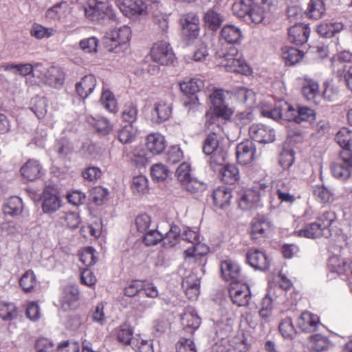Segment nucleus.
Masks as SVG:
<instances>
[{
	"label": "nucleus",
	"instance_id": "c85d7f7f",
	"mask_svg": "<svg viewBox=\"0 0 352 352\" xmlns=\"http://www.w3.org/2000/svg\"><path fill=\"white\" fill-rule=\"evenodd\" d=\"M200 281L195 274H189L182 281L186 295L190 299H196L199 294Z\"/></svg>",
	"mask_w": 352,
	"mask_h": 352
},
{
	"label": "nucleus",
	"instance_id": "ea45409f",
	"mask_svg": "<svg viewBox=\"0 0 352 352\" xmlns=\"http://www.w3.org/2000/svg\"><path fill=\"white\" fill-rule=\"evenodd\" d=\"M23 210V203L18 197L9 198L3 206V213L6 215L16 216L20 214Z\"/></svg>",
	"mask_w": 352,
	"mask_h": 352
},
{
	"label": "nucleus",
	"instance_id": "5fc2aeb1",
	"mask_svg": "<svg viewBox=\"0 0 352 352\" xmlns=\"http://www.w3.org/2000/svg\"><path fill=\"white\" fill-rule=\"evenodd\" d=\"M56 32L54 28H45L39 24H34L32 25L30 33L37 39H44L54 36Z\"/></svg>",
	"mask_w": 352,
	"mask_h": 352
},
{
	"label": "nucleus",
	"instance_id": "603ef678",
	"mask_svg": "<svg viewBox=\"0 0 352 352\" xmlns=\"http://www.w3.org/2000/svg\"><path fill=\"white\" fill-rule=\"evenodd\" d=\"M134 194H145L148 191V182L144 175H138L133 178L131 186Z\"/></svg>",
	"mask_w": 352,
	"mask_h": 352
},
{
	"label": "nucleus",
	"instance_id": "dca6fc26",
	"mask_svg": "<svg viewBox=\"0 0 352 352\" xmlns=\"http://www.w3.org/2000/svg\"><path fill=\"white\" fill-rule=\"evenodd\" d=\"M310 34L309 27L304 23H297L288 30V38L297 45L305 43Z\"/></svg>",
	"mask_w": 352,
	"mask_h": 352
},
{
	"label": "nucleus",
	"instance_id": "864d4df0",
	"mask_svg": "<svg viewBox=\"0 0 352 352\" xmlns=\"http://www.w3.org/2000/svg\"><path fill=\"white\" fill-rule=\"evenodd\" d=\"M215 333L217 336L223 340L232 331V320L227 318L226 320H221L215 324Z\"/></svg>",
	"mask_w": 352,
	"mask_h": 352
},
{
	"label": "nucleus",
	"instance_id": "ddd939ff",
	"mask_svg": "<svg viewBox=\"0 0 352 352\" xmlns=\"http://www.w3.org/2000/svg\"><path fill=\"white\" fill-rule=\"evenodd\" d=\"M300 221V220L299 219L294 222L296 230H294V234L298 236L315 239L321 236L328 237L331 234L330 231L324 232L320 227V226H319L317 222L311 223L302 226V228H298Z\"/></svg>",
	"mask_w": 352,
	"mask_h": 352
},
{
	"label": "nucleus",
	"instance_id": "052dcab7",
	"mask_svg": "<svg viewBox=\"0 0 352 352\" xmlns=\"http://www.w3.org/2000/svg\"><path fill=\"white\" fill-rule=\"evenodd\" d=\"M210 155H211L210 160V166L212 168L215 169L217 166H221L226 162L227 151L223 146H222Z\"/></svg>",
	"mask_w": 352,
	"mask_h": 352
},
{
	"label": "nucleus",
	"instance_id": "c9c22d12",
	"mask_svg": "<svg viewBox=\"0 0 352 352\" xmlns=\"http://www.w3.org/2000/svg\"><path fill=\"white\" fill-rule=\"evenodd\" d=\"M274 308V300L267 294L262 300L261 308L258 311L261 320L264 322H270L273 317V310Z\"/></svg>",
	"mask_w": 352,
	"mask_h": 352
},
{
	"label": "nucleus",
	"instance_id": "20e7f679",
	"mask_svg": "<svg viewBox=\"0 0 352 352\" xmlns=\"http://www.w3.org/2000/svg\"><path fill=\"white\" fill-rule=\"evenodd\" d=\"M216 58L219 60V65L224 67L228 72L244 75L251 73L250 66L235 47H230L228 52L223 50L217 52Z\"/></svg>",
	"mask_w": 352,
	"mask_h": 352
},
{
	"label": "nucleus",
	"instance_id": "bf43d9fd",
	"mask_svg": "<svg viewBox=\"0 0 352 352\" xmlns=\"http://www.w3.org/2000/svg\"><path fill=\"white\" fill-rule=\"evenodd\" d=\"M336 214L332 211H325L319 215L317 218V223L324 232L330 231L329 230L331 223L336 220Z\"/></svg>",
	"mask_w": 352,
	"mask_h": 352
},
{
	"label": "nucleus",
	"instance_id": "7c9ffc66",
	"mask_svg": "<svg viewBox=\"0 0 352 352\" xmlns=\"http://www.w3.org/2000/svg\"><path fill=\"white\" fill-rule=\"evenodd\" d=\"M65 75L63 70L57 67H51L46 71L44 81L51 87L58 88L63 85Z\"/></svg>",
	"mask_w": 352,
	"mask_h": 352
},
{
	"label": "nucleus",
	"instance_id": "a878e982",
	"mask_svg": "<svg viewBox=\"0 0 352 352\" xmlns=\"http://www.w3.org/2000/svg\"><path fill=\"white\" fill-rule=\"evenodd\" d=\"M96 84V79L93 75L85 76L76 84V93L85 99L94 91Z\"/></svg>",
	"mask_w": 352,
	"mask_h": 352
},
{
	"label": "nucleus",
	"instance_id": "473e14b6",
	"mask_svg": "<svg viewBox=\"0 0 352 352\" xmlns=\"http://www.w3.org/2000/svg\"><path fill=\"white\" fill-rule=\"evenodd\" d=\"M41 169L38 161L30 160L21 168V173L24 178L34 181L40 177Z\"/></svg>",
	"mask_w": 352,
	"mask_h": 352
},
{
	"label": "nucleus",
	"instance_id": "3c124183",
	"mask_svg": "<svg viewBox=\"0 0 352 352\" xmlns=\"http://www.w3.org/2000/svg\"><path fill=\"white\" fill-rule=\"evenodd\" d=\"M3 69L22 76H26L33 72V66L30 63L7 64L3 66Z\"/></svg>",
	"mask_w": 352,
	"mask_h": 352
},
{
	"label": "nucleus",
	"instance_id": "680f3d73",
	"mask_svg": "<svg viewBox=\"0 0 352 352\" xmlns=\"http://www.w3.org/2000/svg\"><path fill=\"white\" fill-rule=\"evenodd\" d=\"M16 316L15 305L13 303L0 302V317L4 320H12Z\"/></svg>",
	"mask_w": 352,
	"mask_h": 352
},
{
	"label": "nucleus",
	"instance_id": "7ed1b4c3",
	"mask_svg": "<svg viewBox=\"0 0 352 352\" xmlns=\"http://www.w3.org/2000/svg\"><path fill=\"white\" fill-rule=\"evenodd\" d=\"M229 91L223 89H214L210 95L209 98L213 106V112L206 114V124L210 125L213 123L217 118L223 120H229L233 115L232 109L228 107L227 100L230 96Z\"/></svg>",
	"mask_w": 352,
	"mask_h": 352
},
{
	"label": "nucleus",
	"instance_id": "09e8293b",
	"mask_svg": "<svg viewBox=\"0 0 352 352\" xmlns=\"http://www.w3.org/2000/svg\"><path fill=\"white\" fill-rule=\"evenodd\" d=\"M325 8L322 0H311L307 8V15L314 19H319L324 14Z\"/></svg>",
	"mask_w": 352,
	"mask_h": 352
},
{
	"label": "nucleus",
	"instance_id": "37998d69",
	"mask_svg": "<svg viewBox=\"0 0 352 352\" xmlns=\"http://www.w3.org/2000/svg\"><path fill=\"white\" fill-rule=\"evenodd\" d=\"M331 346L329 339L321 334H315L310 337V347L313 351L322 352Z\"/></svg>",
	"mask_w": 352,
	"mask_h": 352
},
{
	"label": "nucleus",
	"instance_id": "2eb2a0df",
	"mask_svg": "<svg viewBox=\"0 0 352 352\" xmlns=\"http://www.w3.org/2000/svg\"><path fill=\"white\" fill-rule=\"evenodd\" d=\"M328 268L333 273L352 278V260L346 261L343 258L333 256L329 259Z\"/></svg>",
	"mask_w": 352,
	"mask_h": 352
},
{
	"label": "nucleus",
	"instance_id": "8fccbe9b",
	"mask_svg": "<svg viewBox=\"0 0 352 352\" xmlns=\"http://www.w3.org/2000/svg\"><path fill=\"white\" fill-rule=\"evenodd\" d=\"M180 239V229L177 226H172L164 236H162V241L163 245L166 248L175 246Z\"/></svg>",
	"mask_w": 352,
	"mask_h": 352
},
{
	"label": "nucleus",
	"instance_id": "f03ea898",
	"mask_svg": "<svg viewBox=\"0 0 352 352\" xmlns=\"http://www.w3.org/2000/svg\"><path fill=\"white\" fill-rule=\"evenodd\" d=\"M261 113L273 120L284 119L298 124L303 122H311L316 120V113L312 109L298 107V109H295L285 102L272 109H262Z\"/></svg>",
	"mask_w": 352,
	"mask_h": 352
},
{
	"label": "nucleus",
	"instance_id": "cd10ccee",
	"mask_svg": "<svg viewBox=\"0 0 352 352\" xmlns=\"http://www.w3.org/2000/svg\"><path fill=\"white\" fill-rule=\"evenodd\" d=\"M146 148L153 155L160 154L166 148V140L159 133H153L146 138Z\"/></svg>",
	"mask_w": 352,
	"mask_h": 352
},
{
	"label": "nucleus",
	"instance_id": "de8ad7c7",
	"mask_svg": "<svg viewBox=\"0 0 352 352\" xmlns=\"http://www.w3.org/2000/svg\"><path fill=\"white\" fill-rule=\"evenodd\" d=\"M19 285L22 289L25 292H31L36 285V275L31 270H27L21 277Z\"/></svg>",
	"mask_w": 352,
	"mask_h": 352
},
{
	"label": "nucleus",
	"instance_id": "1a4fd4ad",
	"mask_svg": "<svg viewBox=\"0 0 352 352\" xmlns=\"http://www.w3.org/2000/svg\"><path fill=\"white\" fill-rule=\"evenodd\" d=\"M249 134L253 140L259 143H271L276 138L274 129L263 124H252L249 129Z\"/></svg>",
	"mask_w": 352,
	"mask_h": 352
},
{
	"label": "nucleus",
	"instance_id": "6ab92c4d",
	"mask_svg": "<svg viewBox=\"0 0 352 352\" xmlns=\"http://www.w3.org/2000/svg\"><path fill=\"white\" fill-rule=\"evenodd\" d=\"M271 222L262 215L255 217L251 222V236L254 239L265 236L271 229Z\"/></svg>",
	"mask_w": 352,
	"mask_h": 352
},
{
	"label": "nucleus",
	"instance_id": "58836bf2",
	"mask_svg": "<svg viewBox=\"0 0 352 352\" xmlns=\"http://www.w3.org/2000/svg\"><path fill=\"white\" fill-rule=\"evenodd\" d=\"M204 82L199 78H186L179 83L181 91L186 94H195L204 87Z\"/></svg>",
	"mask_w": 352,
	"mask_h": 352
},
{
	"label": "nucleus",
	"instance_id": "a18cd8bd",
	"mask_svg": "<svg viewBox=\"0 0 352 352\" xmlns=\"http://www.w3.org/2000/svg\"><path fill=\"white\" fill-rule=\"evenodd\" d=\"M314 194L322 203H332L335 200L333 189L324 185L315 186Z\"/></svg>",
	"mask_w": 352,
	"mask_h": 352
},
{
	"label": "nucleus",
	"instance_id": "69168bd1",
	"mask_svg": "<svg viewBox=\"0 0 352 352\" xmlns=\"http://www.w3.org/2000/svg\"><path fill=\"white\" fill-rule=\"evenodd\" d=\"M184 188H185L187 191L195 193L197 192L204 191L206 188V186L203 182L197 180L194 177H191L187 182H186L184 184L182 185Z\"/></svg>",
	"mask_w": 352,
	"mask_h": 352
},
{
	"label": "nucleus",
	"instance_id": "f8f14e48",
	"mask_svg": "<svg viewBox=\"0 0 352 352\" xmlns=\"http://www.w3.org/2000/svg\"><path fill=\"white\" fill-rule=\"evenodd\" d=\"M256 152V146L251 141L248 140L239 144L236 148L238 163L243 166L250 164L254 160Z\"/></svg>",
	"mask_w": 352,
	"mask_h": 352
},
{
	"label": "nucleus",
	"instance_id": "5701e85b",
	"mask_svg": "<svg viewBox=\"0 0 352 352\" xmlns=\"http://www.w3.org/2000/svg\"><path fill=\"white\" fill-rule=\"evenodd\" d=\"M184 329L188 333H193L201 324V319L192 307L185 309L181 318Z\"/></svg>",
	"mask_w": 352,
	"mask_h": 352
},
{
	"label": "nucleus",
	"instance_id": "4d7b16f0",
	"mask_svg": "<svg viewBox=\"0 0 352 352\" xmlns=\"http://www.w3.org/2000/svg\"><path fill=\"white\" fill-rule=\"evenodd\" d=\"M100 101L102 106L111 113L118 111V106L113 94L109 90H104L102 93Z\"/></svg>",
	"mask_w": 352,
	"mask_h": 352
},
{
	"label": "nucleus",
	"instance_id": "2f4dec72",
	"mask_svg": "<svg viewBox=\"0 0 352 352\" xmlns=\"http://www.w3.org/2000/svg\"><path fill=\"white\" fill-rule=\"evenodd\" d=\"M78 289L76 286H65L60 296L63 307L65 309L72 308L78 299Z\"/></svg>",
	"mask_w": 352,
	"mask_h": 352
},
{
	"label": "nucleus",
	"instance_id": "6e6d98bb",
	"mask_svg": "<svg viewBox=\"0 0 352 352\" xmlns=\"http://www.w3.org/2000/svg\"><path fill=\"white\" fill-rule=\"evenodd\" d=\"M236 96L239 100L246 103L250 107H252L256 102V94L252 89L239 87L236 91Z\"/></svg>",
	"mask_w": 352,
	"mask_h": 352
},
{
	"label": "nucleus",
	"instance_id": "412c9836",
	"mask_svg": "<svg viewBox=\"0 0 352 352\" xmlns=\"http://www.w3.org/2000/svg\"><path fill=\"white\" fill-rule=\"evenodd\" d=\"M70 13V8L67 1H61L51 8L45 12V18L51 21H63Z\"/></svg>",
	"mask_w": 352,
	"mask_h": 352
},
{
	"label": "nucleus",
	"instance_id": "423d86ee",
	"mask_svg": "<svg viewBox=\"0 0 352 352\" xmlns=\"http://www.w3.org/2000/svg\"><path fill=\"white\" fill-rule=\"evenodd\" d=\"M151 59L162 65L172 63L175 59V54L169 44L161 41L155 43L151 50Z\"/></svg>",
	"mask_w": 352,
	"mask_h": 352
},
{
	"label": "nucleus",
	"instance_id": "9b49d317",
	"mask_svg": "<svg viewBox=\"0 0 352 352\" xmlns=\"http://www.w3.org/2000/svg\"><path fill=\"white\" fill-rule=\"evenodd\" d=\"M229 293L232 302L239 307L246 306L251 298L249 286L238 281L231 283Z\"/></svg>",
	"mask_w": 352,
	"mask_h": 352
},
{
	"label": "nucleus",
	"instance_id": "774afa93",
	"mask_svg": "<svg viewBox=\"0 0 352 352\" xmlns=\"http://www.w3.org/2000/svg\"><path fill=\"white\" fill-rule=\"evenodd\" d=\"M132 337L133 331L126 325L121 326L117 331V338L123 344H131Z\"/></svg>",
	"mask_w": 352,
	"mask_h": 352
},
{
	"label": "nucleus",
	"instance_id": "a211bd4d",
	"mask_svg": "<svg viewBox=\"0 0 352 352\" xmlns=\"http://www.w3.org/2000/svg\"><path fill=\"white\" fill-rule=\"evenodd\" d=\"M247 260L252 267L260 270H266L270 265V261L265 253L256 248L249 250Z\"/></svg>",
	"mask_w": 352,
	"mask_h": 352
},
{
	"label": "nucleus",
	"instance_id": "aec40b11",
	"mask_svg": "<svg viewBox=\"0 0 352 352\" xmlns=\"http://www.w3.org/2000/svg\"><path fill=\"white\" fill-rule=\"evenodd\" d=\"M260 197V193L254 189L241 190L238 193L239 206L242 210L250 209L258 202Z\"/></svg>",
	"mask_w": 352,
	"mask_h": 352
},
{
	"label": "nucleus",
	"instance_id": "338daca9",
	"mask_svg": "<svg viewBox=\"0 0 352 352\" xmlns=\"http://www.w3.org/2000/svg\"><path fill=\"white\" fill-rule=\"evenodd\" d=\"M54 148L56 151L61 156L67 155L73 150L69 141L65 138L57 140Z\"/></svg>",
	"mask_w": 352,
	"mask_h": 352
},
{
	"label": "nucleus",
	"instance_id": "b1692460",
	"mask_svg": "<svg viewBox=\"0 0 352 352\" xmlns=\"http://www.w3.org/2000/svg\"><path fill=\"white\" fill-rule=\"evenodd\" d=\"M221 271L223 279L226 281L237 282L241 277V269L239 265L230 259L221 263Z\"/></svg>",
	"mask_w": 352,
	"mask_h": 352
},
{
	"label": "nucleus",
	"instance_id": "4c0bfd02",
	"mask_svg": "<svg viewBox=\"0 0 352 352\" xmlns=\"http://www.w3.org/2000/svg\"><path fill=\"white\" fill-rule=\"evenodd\" d=\"M214 204L219 208L223 209L229 206L232 194L227 188H219L216 189L212 195Z\"/></svg>",
	"mask_w": 352,
	"mask_h": 352
},
{
	"label": "nucleus",
	"instance_id": "c756f323",
	"mask_svg": "<svg viewBox=\"0 0 352 352\" xmlns=\"http://www.w3.org/2000/svg\"><path fill=\"white\" fill-rule=\"evenodd\" d=\"M56 222L63 227L74 230L81 223V218L78 212H64L59 214Z\"/></svg>",
	"mask_w": 352,
	"mask_h": 352
},
{
	"label": "nucleus",
	"instance_id": "0e129e2a",
	"mask_svg": "<svg viewBox=\"0 0 352 352\" xmlns=\"http://www.w3.org/2000/svg\"><path fill=\"white\" fill-rule=\"evenodd\" d=\"M169 170L162 164H155L151 168V174L153 178L157 181L164 180L168 175Z\"/></svg>",
	"mask_w": 352,
	"mask_h": 352
},
{
	"label": "nucleus",
	"instance_id": "4be33fe9",
	"mask_svg": "<svg viewBox=\"0 0 352 352\" xmlns=\"http://www.w3.org/2000/svg\"><path fill=\"white\" fill-rule=\"evenodd\" d=\"M220 38L228 43L239 44L242 41L243 34L240 28L233 24H226L220 31Z\"/></svg>",
	"mask_w": 352,
	"mask_h": 352
},
{
	"label": "nucleus",
	"instance_id": "f257e3e1",
	"mask_svg": "<svg viewBox=\"0 0 352 352\" xmlns=\"http://www.w3.org/2000/svg\"><path fill=\"white\" fill-rule=\"evenodd\" d=\"M278 3V0H261L256 3L254 0H240L232 5V11L237 17L248 15L252 23L258 24L277 10Z\"/></svg>",
	"mask_w": 352,
	"mask_h": 352
},
{
	"label": "nucleus",
	"instance_id": "e2e57ef3",
	"mask_svg": "<svg viewBox=\"0 0 352 352\" xmlns=\"http://www.w3.org/2000/svg\"><path fill=\"white\" fill-rule=\"evenodd\" d=\"M98 45V40L91 36L89 38L82 39L79 43L80 48L85 53H96L97 52V47Z\"/></svg>",
	"mask_w": 352,
	"mask_h": 352
},
{
	"label": "nucleus",
	"instance_id": "0eeeda50",
	"mask_svg": "<svg viewBox=\"0 0 352 352\" xmlns=\"http://www.w3.org/2000/svg\"><path fill=\"white\" fill-rule=\"evenodd\" d=\"M115 2L123 14L129 18L146 14L147 6L142 0H116Z\"/></svg>",
	"mask_w": 352,
	"mask_h": 352
},
{
	"label": "nucleus",
	"instance_id": "4468645a",
	"mask_svg": "<svg viewBox=\"0 0 352 352\" xmlns=\"http://www.w3.org/2000/svg\"><path fill=\"white\" fill-rule=\"evenodd\" d=\"M41 201L42 210L45 214L54 213L62 206V200L58 195L49 189H45L43 192Z\"/></svg>",
	"mask_w": 352,
	"mask_h": 352
},
{
	"label": "nucleus",
	"instance_id": "393cba45",
	"mask_svg": "<svg viewBox=\"0 0 352 352\" xmlns=\"http://www.w3.org/2000/svg\"><path fill=\"white\" fill-rule=\"evenodd\" d=\"M297 324L302 331H314L320 324L319 317L309 311H304L298 318Z\"/></svg>",
	"mask_w": 352,
	"mask_h": 352
},
{
	"label": "nucleus",
	"instance_id": "f704fd0d",
	"mask_svg": "<svg viewBox=\"0 0 352 352\" xmlns=\"http://www.w3.org/2000/svg\"><path fill=\"white\" fill-rule=\"evenodd\" d=\"M219 177L222 182L234 184L240 177L238 168L234 164H227L219 170Z\"/></svg>",
	"mask_w": 352,
	"mask_h": 352
},
{
	"label": "nucleus",
	"instance_id": "c03bdc74",
	"mask_svg": "<svg viewBox=\"0 0 352 352\" xmlns=\"http://www.w3.org/2000/svg\"><path fill=\"white\" fill-rule=\"evenodd\" d=\"M283 58L287 65H292L299 63L304 56V53L294 47H284Z\"/></svg>",
	"mask_w": 352,
	"mask_h": 352
},
{
	"label": "nucleus",
	"instance_id": "e433bc0d",
	"mask_svg": "<svg viewBox=\"0 0 352 352\" xmlns=\"http://www.w3.org/2000/svg\"><path fill=\"white\" fill-rule=\"evenodd\" d=\"M336 142L343 148L342 151L348 153L352 151V131L347 128H342L336 135Z\"/></svg>",
	"mask_w": 352,
	"mask_h": 352
},
{
	"label": "nucleus",
	"instance_id": "9d476101",
	"mask_svg": "<svg viewBox=\"0 0 352 352\" xmlns=\"http://www.w3.org/2000/svg\"><path fill=\"white\" fill-rule=\"evenodd\" d=\"M109 14L111 16H113L108 5L97 0H89L85 8L86 17L92 21H98Z\"/></svg>",
	"mask_w": 352,
	"mask_h": 352
},
{
	"label": "nucleus",
	"instance_id": "79ce46f5",
	"mask_svg": "<svg viewBox=\"0 0 352 352\" xmlns=\"http://www.w3.org/2000/svg\"><path fill=\"white\" fill-rule=\"evenodd\" d=\"M87 120L91 125L95 127L98 132L103 135L109 133L112 129L111 123L104 117L87 116Z\"/></svg>",
	"mask_w": 352,
	"mask_h": 352
},
{
	"label": "nucleus",
	"instance_id": "f3484780",
	"mask_svg": "<svg viewBox=\"0 0 352 352\" xmlns=\"http://www.w3.org/2000/svg\"><path fill=\"white\" fill-rule=\"evenodd\" d=\"M203 21L206 29L216 32L225 21V16L217 10L210 8L204 13Z\"/></svg>",
	"mask_w": 352,
	"mask_h": 352
},
{
	"label": "nucleus",
	"instance_id": "bb28decb",
	"mask_svg": "<svg viewBox=\"0 0 352 352\" xmlns=\"http://www.w3.org/2000/svg\"><path fill=\"white\" fill-rule=\"evenodd\" d=\"M172 112L170 104L164 100H160L155 103L153 109L151 112L152 119L155 122H162L167 120Z\"/></svg>",
	"mask_w": 352,
	"mask_h": 352
},
{
	"label": "nucleus",
	"instance_id": "49530a36",
	"mask_svg": "<svg viewBox=\"0 0 352 352\" xmlns=\"http://www.w3.org/2000/svg\"><path fill=\"white\" fill-rule=\"evenodd\" d=\"M137 133V127L133 124H126L118 131V138L122 144H129L135 139Z\"/></svg>",
	"mask_w": 352,
	"mask_h": 352
},
{
	"label": "nucleus",
	"instance_id": "a19ab883",
	"mask_svg": "<svg viewBox=\"0 0 352 352\" xmlns=\"http://www.w3.org/2000/svg\"><path fill=\"white\" fill-rule=\"evenodd\" d=\"M208 252V248L199 241L192 244L191 247L188 248L184 252V255L186 259L195 258V260H198L207 254Z\"/></svg>",
	"mask_w": 352,
	"mask_h": 352
},
{
	"label": "nucleus",
	"instance_id": "39448f33",
	"mask_svg": "<svg viewBox=\"0 0 352 352\" xmlns=\"http://www.w3.org/2000/svg\"><path fill=\"white\" fill-rule=\"evenodd\" d=\"M131 38V28L127 25H122L107 32L103 42L108 50L111 52L121 45L127 44Z\"/></svg>",
	"mask_w": 352,
	"mask_h": 352
},
{
	"label": "nucleus",
	"instance_id": "72a5a7b5",
	"mask_svg": "<svg viewBox=\"0 0 352 352\" xmlns=\"http://www.w3.org/2000/svg\"><path fill=\"white\" fill-rule=\"evenodd\" d=\"M302 94L307 100L317 104L322 96L319 91V85L314 80H308L302 88Z\"/></svg>",
	"mask_w": 352,
	"mask_h": 352
},
{
	"label": "nucleus",
	"instance_id": "6e6552de",
	"mask_svg": "<svg viewBox=\"0 0 352 352\" xmlns=\"http://www.w3.org/2000/svg\"><path fill=\"white\" fill-rule=\"evenodd\" d=\"M352 171V160L346 151L340 153V158L331 166V172L336 178L345 180L349 177Z\"/></svg>",
	"mask_w": 352,
	"mask_h": 352
},
{
	"label": "nucleus",
	"instance_id": "13d9d810",
	"mask_svg": "<svg viewBox=\"0 0 352 352\" xmlns=\"http://www.w3.org/2000/svg\"><path fill=\"white\" fill-rule=\"evenodd\" d=\"M221 147H222V146H220L219 144L217 134L212 133L206 137L203 145V151L206 155H209Z\"/></svg>",
	"mask_w": 352,
	"mask_h": 352
}]
</instances>
